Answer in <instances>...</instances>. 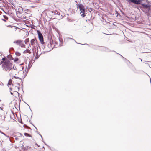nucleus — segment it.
Returning <instances> with one entry per match:
<instances>
[{
	"instance_id": "f257e3e1",
	"label": "nucleus",
	"mask_w": 151,
	"mask_h": 151,
	"mask_svg": "<svg viewBox=\"0 0 151 151\" xmlns=\"http://www.w3.org/2000/svg\"><path fill=\"white\" fill-rule=\"evenodd\" d=\"M2 63L3 70L6 71H9L14 68V65L11 62L5 58H3L0 64Z\"/></svg>"
},
{
	"instance_id": "f03ea898",
	"label": "nucleus",
	"mask_w": 151,
	"mask_h": 151,
	"mask_svg": "<svg viewBox=\"0 0 151 151\" xmlns=\"http://www.w3.org/2000/svg\"><path fill=\"white\" fill-rule=\"evenodd\" d=\"M78 7L80 10L82 14H81V16L83 17H84L85 15L84 14L85 12V8L83 5L81 4H80L78 5Z\"/></svg>"
},
{
	"instance_id": "7ed1b4c3",
	"label": "nucleus",
	"mask_w": 151,
	"mask_h": 151,
	"mask_svg": "<svg viewBox=\"0 0 151 151\" xmlns=\"http://www.w3.org/2000/svg\"><path fill=\"white\" fill-rule=\"evenodd\" d=\"M128 1L129 4L132 2L136 4H139L142 3V0H128Z\"/></svg>"
},
{
	"instance_id": "20e7f679",
	"label": "nucleus",
	"mask_w": 151,
	"mask_h": 151,
	"mask_svg": "<svg viewBox=\"0 0 151 151\" xmlns=\"http://www.w3.org/2000/svg\"><path fill=\"white\" fill-rule=\"evenodd\" d=\"M37 32L38 36L40 41L42 44H43L44 42L42 35V34L39 31H38Z\"/></svg>"
},
{
	"instance_id": "39448f33",
	"label": "nucleus",
	"mask_w": 151,
	"mask_h": 151,
	"mask_svg": "<svg viewBox=\"0 0 151 151\" xmlns=\"http://www.w3.org/2000/svg\"><path fill=\"white\" fill-rule=\"evenodd\" d=\"M8 85L10 90H12V86H13V85L12 84V81L11 79H10L9 80L8 82Z\"/></svg>"
},
{
	"instance_id": "423d86ee",
	"label": "nucleus",
	"mask_w": 151,
	"mask_h": 151,
	"mask_svg": "<svg viewBox=\"0 0 151 151\" xmlns=\"http://www.w3.org/2000/svg\"><path fill=\"white\" fill-rule=\"evenodd\" d=\"M22 42V41L21 40H18L14 42V43H15L17 45H20Z\"/></svg>"
},
{
	"instance_id": "0eeeda50",
	"label": "nucleus",
	"mask_w": 151,
	"mask_h": 151,
	"mask_svg": "<svg viewBox=\"0 0 151 151\" xmlns=\"http://www.w3.org/2000/svg\"><path fill=\"white\" fill-rule=\"evenodd\" d=\"M35 40L34 39H32L31 40V43L32 45L34 46L35 45Z\"/></svg>"
},
{
	"instance_id": "6e6552de",
	"label": "nucleus",
	"mask_w": 151,
	"mask_h": 151,
	"mask_svg": "<svg viewBox=\"0 0 151 151\" xmlns=\"http://www.w3.org/2000/svg\"><path fill=\"white\" fill-rule=\"evenodd\" d=\"M142 5L145 8H148L149 7V5L147 4H142Z\"/></svg>"
},
{
	"instance_id": "1a4fd4ad",
	"label": "nucleus",
	"mask_w": 151,
	"mask_h": 151,
	"mask_svg": "<svg viewBox=\"0 0 151 151\" xmlns=\"http://www.w3.org/2000/svg\"><path fill=\"white\" fill-rule=\"evenodd\" d=\"M23 53L25 54L27 53H30V50L28 49H27L25 50L23 52Z\"/></svg>"
},
{
	"instance_id": "9d476101",
	"label": "nucleus",
	"mask_w": 151,
	"mask_h": 151,
	"mask_svg": "<svg viewBox=\"0 0 151 151\" xmlns=\"http://www.w3.org/2000/svg\"><path fill=\"white\" fill-rule=\"evenodd\" d=\"M8 58L10 60L13 59V58L12 57V56L11 55H8Z\"/></svg>"
},
{
	"instance_id": "9b49d317",
	"label": "nucleus",
	"mask_w": 151,
	"mask_h": 151,
	"mask_svg": "<svg viewBox=\"0 0 151 151\" xmlns=\"http://www.w3.org/2000/svg\"><path fill=\"white\" fill-rule=\"evenodd\" d=\"M15 54L17 56H20L21 55V54L20 53L17 52H15Z\"/></svg>"
},
{
	"instance_id": "f8f14e48",
	"label": "nucleus",
	"mask_w": 151,
	"mask_h": 151,
	"mask_svg": "<svg viewBox=\"0 0 151 151\" xmlns=\"http://www.w3.org/2000/svg\"><path fill=\"white\" fill-rule=\"evenodd\" d=\"M29 41V39L28 38L26 39L25 40V43L26 44L27 42H28Z\"/></svg>"
},
{
	"instance_id": "ddd939ff",
	"label": "nucleus",
	"mask_w": 151,
	"mask_h": 151,
	"mask_svg": "<svg viewBox=\"0 0 151 151\" xmlns=\"http://www.w3.org/2000/svg\"><path fill=\"white\" fill-rule=\"evenodd\" d=\"M20 45L22 47H25V45L24 44H20Z\"/></svg>"
},
{
	"instance_id": "4468645a",
	"label": "nucleus",
	"mask_w": 151,
	"mask_h": 151,
	"mask_svg": "<svg viewBox=\"0 0 151 151\" xmlns=\"http://www.w3.org/2000/svg\"><path fill=\"white\" fill-rule=\"evenodd\" d=\"M18 60V58H14V61L15 62H16Z\"/></svg>"
},
{
	"instance_id": "2eb2a0df",
	"label": "nucleus",
	"mask_w": 151,
	"mask_h": 151,
	"mask_svg": "<svg viewBox=\"0 0 151 151\" xmlns=\"http://www.w3.org/2000/svg\"><path fill=\"white\" fill-rule=\"evenodd\" d=\"M24 135H25L26 136H30L27 133H24Z\"/></svg>"
},
{
	"instance_id": "dca6fc26",
	"label": "nucleus",
	"mask_w": 151,
	"mask_h": 151,
	"mask_svg": "<svg viewBox=\"0 0 151 151\" xmlns=\"http://www.w3.org/2000/svg\"><path fill=\"white\" fill-rule=\"evenodd\" d=\"M1 133H2L4 135H6L5 134H4V133H3L2 132H1Z\"/></svg>"
},
{
	"instance_id": "f3484780",
	"label": "nucleus",
	"mask_w": 151,
	"mask_h": 151,
	"mask_svg": "<svg viewBox=\"0 0 151 151\" xmlns=\"http://www.w3.org/2000/svg\"><path fill=\"white\" fill-rule=\"evenodd\" d=\"M10 93L12 95L13 94V93L12 92H11Z\"/></svg>"
},
{
	"instance_id": "a211bd4d",
	"label": "nucleus",
	"mask_w": 151,
	"mask_h": 151,
	"mask_svg": "<svg viewBox=\"0 0 151 151\" xmlns=\"http://www.w3.org/2000/svg\"><path fill=\"white\" fill-rule=\"evenodd\" d=\"M103 48L105 49V47H103Z\"/></svg>"
}]
</instances>
